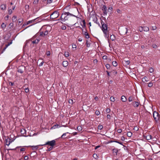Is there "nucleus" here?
Listing matches in <instances>:
<instances>
[{"label":"nucleus","instance_id":"obj_1","mask_svg":"<svg viewBox=\"0 0 160 160\" xmlns=\"http://www.w3.org/2000/svg\"><path fill=\"white\" fill-rule=\"evenodd\" d=\"M42 146L41 145H36V146H24L23 147H17L15 149H7V150H15L16 149H19V150H25L26 149H32V150H37L39 148V149H42V148H39V147H41Z\"/></svg>","mask_w":160,"mask_h":160},{"label":"nucleus","instance_id":"obj_2","mask_svg":"<svg viewBox=\"0 0 160 160\" xmlns=\"http://www.w3.org/2000/svg\"><path fill=\"white\" fill-rule=\"evenodd\" d=\"M55 140H53L51 141L47 142L45 145H48L50 146L47 150H52L54 146L56 145Z\"/></svg>","mask_w":160,"mask_h":160},{"label":"nucleus","instance_id":"obj_3","mask_svg":"<svg viewBox=\"0 0 160 160\" xmlns=\"http://www.w3.org/2000/svg\"><path fill=\"white\" fill-rule=\"evenodd\" d=\"M59 16L58 12L57 11H54L51 15L50 18L51 19H53L57 18Z\"/></svg>","mask_w":160,"mask_h":160},{"label":"nucleus","instance_id":"obj_4","mask_svg":"<svg viewBox=\"0 0 160 160\" xmlns=\"http://www.w3.org/2000/svg\"><path fill=\"white\" fill-rule=\"evenodd\" d=\"M102 32L104 34V37L108 39L109 37V30L107 29L102 31Z\"/></svg>","mask_w":160,"mask_h":160},{"label":"nucleus","instance_id":"obj_5","mask_svg":"<svg viewBox=\"0 0 160 160\" xmlns=\"http://www.w3.org/2000/svg\"><path fill=\"white\" fill-rule=\"evenodd\" d=\"M101 23L102 24V27L101 28L102 31L108 29V26L107 25V24H105L102 20H101Z\"/></svg>","mask_w":160,"mask_h":160},{"label":"nucleus","instance_id":"obj_6","mask_svg":"<svg viewBox=\"0 0 160 160\" xmlns=\"http://www.w3.org/2000/svg\"><path fill=\"white\" fill-rule=\"evenodd\" d=\"M25 69V67L24 66H21L18 68V72L21 73H22Z\"/></svg>","mask_w":160,"mask_h":160},{"label":"nucleus","instance_id":"obj_7","mask_svg":"<svg viewBox=\"0 0 160 160\" xmlns=\"http://www.w3.org/2000/svg\"><path fill=\"white\" fill-rule=\"evenodd\" d=\"M9 151H0L2 156H5L6 158L8 157L9 155L8 154Z\"/></svg>","mask_w":160,"mask_h":160},{"label":"nucleus","instance_id":"obj_8","mask_svg":"<svg viewBox=\"0 0 160 160\" xmlns=\"http://www.w3.org/2000/svg\"><path fill=\"white\" fill-rule=\"evenodd\" d=\"M37 18L35 19L28 21L27 22L26 24H29L31 23H36L38 22V21L37 20Z\"/></svg>","mask_w":160,"mask_h":160},{"label":"nucleus","instance_id":"obj_9","mask_svg":"<svg viewBox=\"0 0 160 160\" xmlns=\"http://www.w3.org/2000/svg\"><path fill=\"white\" fill-rule=\"evenodd\" d=\"M62 15H64V16H63V18L65 17V16L66 15H67V16L70 15L71 16L75 17L77 18H78L77 16H75L72 14H71L70 13H69V12H64V13H63Z\"/></svg>","mask_w":160,"mask_h":160},{"label":"nucleus","instance_id":"obj_10","mask_svg":"<svg viewBox=\"0 0 160 160\" xmlns=\"http://www.w3.org/2000/svg\"><path fill=\"white\" fill-rule=\"evenodd\" d=\"M158 113L156 112V111H154L153 112V118H154V119L156 121H157L158 120H157V117H158Z\"/></svg>","mask_w":160,"mask_h":160},{"label":"nucleus","instance_id":"obj_11","mask_svg":"<svg viewBox=\"0 0 160 160\" xmlns=\"http://www.w3.org/2000/svg\"><path fill=\"white\" fill-rule=\"evenodd\" d=\"M80 28L81 29H82V32H83V34L85 36L86 38L87 39H88L89 38V35L88 33L87 32H84L83 31V29H82L81 27H80Z\"/></svg>","mask_w":160,"mask_h":160},{"label":"nucleus","instance_id":"obj_12","mask_svg":"<svg viewBox=\"0 0 160 160\" xmlns=\"http://www.w3.org/2000/svg\"><path fill=\"white\" fill-rule=\"evenodd\" d=\"M102 10L103 11L104 15H106L107 13V8L106 6L103 5L102 7Z\"/></svg>","mask_w":160,"mask_h":160},{"label":"nucleus","instance_id":"obj_13","mask_svg":"<svg viewBox=\"0 0 160 160\" xmlns=\"http://www.w3.org/2000/svg\"><path fill=\"white\" fill-rule=\"evenodd\" d=\"M68 16L66 15L65 17L63 18L64 16L63 15H62L61 17V20L62 21H65L68 20Z\"/></svg>","mask_w":160,"mask_h":160},{"label":"nucleus","instance_id":"obj_14","mask_svg":"<svg viewBox=\"0 0 160 160\" xmlns=\"http://www.w3.org/2000/svg\"><path fill=\"white\" fill-rule=\"evenodd\" d=\"M141 28L142 29V30L146 32L148 31L149 30L148 27L146 26L141 27Z\"/></svg>","mask_w":160,"mask_h":160},{"label":"nucleus","instance_id":"obj_15","mask_svg":"<svg viewBox=\"0 0 160 160\" xmlns=\"http://www.w3.org/2000/svg\"><path fill=\"white\" fill-rule=\"evenodd\" d=\"M12 43V42H11L9 43H8V44H6L5 47H4L3 49L2 50L1 52V53H3V52L5 51L7 48Z\"/></svg>","mask_w":160,"mask_h":160},{"label":"nucleus","instance_id":"obj_16","mask_svg":"<svg viewBox=\"0 0 160 160\" xmlns=\"http://www.w3.org/2000/svg\"><path fill=\"white\" fill-rule=\"evenodd\" d=\"M68 62L67 61H63L62 62V65L64 67H66L68 66Z\"/></svg>","mask_w":160,"mask_h":160},{"label":"nucleus","instance_id":"obj_17","mask_svg":"<svg viewBox=\"0 0 160 160\" xmlns=\"http://www.w3.org/2000/svg\"><path fill=\"white\" fill-rule=\"evenodd\" d=\"M60 127H61V126L60 125H59L58 124H56L54 125L52 127V128L55 129H56L57 128H60Z\"/></svg>","mask_w":160,"mask_h":160},{"label":"nucleus","instance_id":"obj_18","mask_svg":"<svg viewBox=\"0 0 160 160\" xmlns=\"http://www.w3.org/2000/svg\"><path fill=\"white\" fill-rule=\"evenodd\" d=\"M40 39H37L35 40H33V41H32V43L33 44H38L39 42L40 41Z\"/></svg>","mask_w":160,"mask_h":160},{"label":"nucleus","instance_id":"obj_19","mask_svg":"<svg viewBox=\"0 0 160 160\" xmlns=\"http://www.w3.org/2000/svg\"><path fill=\"white\" fill-rule=\"evenodd\" d=\"M121 100L123 102H125L127 101V98L124 96H122L121 97Z\"/></svg>","mask_w":160,"mask_h":160},{"label":"nucleus","instance_id":"obj_20","mask_svg":"<svg viewBox=\"0 0 160 160\" xmlns=\"http://www.w3.org/2000/svg\"><path fill=\"white\" fill-rule=\"evenodd\" d=\"M6 5L5 4H2L0 6V8L2 10H4L6 9Z\"/></svg>","mask_w":160,"mask_h":160},{"label":"nucleus","instance_id":"obj_21","mask_svg":"<svg viewBox=\"0 0 160 160\" xmlns=\"http://www.w3.org/2000/svg\"><path fill=\"white\" fill-rule=\"evenodd\" d=\"M5 142L6 144L8 146L9 145L11 142H10V139L9 138L6 139L5 140Z\"/></svg>","mask_w":160,"mask_h":160},{"label":"nucleus","instance_id":"obj_22","mask_svg":"<svg viewBox=\"0 0 160 160\" xmlns=\"http://www.w3.org/2000/svg\"><path fill=\"white\" fill-rule=\"evenodd\" d=\"M140 103L138 102H134L133 106L134 107H138L139 106Z\"/></svg>","mask_w":160,"mask_h":160},{"label":"nucleus","instance_id":"obj_23","mask_svg":"<svg viewBox=\"0 0 160 160\" xmlns=\"http://www.w3.org/2000/svg\"><path fill=\"white\" fill-rule=\"evenodd\" d=\"M20 132L21 134L23 135V136H24V134L26 133V130L24 129H21Z\"/></svg>","mask_w":160,"mask_h":160},{"label":"nucleus","instance_id":"obj_24","mask_svg":"<svg viewBox=\"0 0 160 160\" xmlns=\"http://www.w3.org/2000/svg\"><path fill=\"white\" fill-rule=\"evenodd\" d=\"M68 133H69L68 132H66V133H63L61 137L60 138H63V139H65V138H66L67 137H66V134H67Z\"/></svg>","mask_w":160,"mask_h":160},{"label":"nucleus","instance_id":"obj_25","mask_svg":"<svg viewBox=\"0 0 160 160\" xmlns=\"http://www.w3.org/2000/svg\"><path fill=\"white\" fill-rule=\"evenodd\" d=\"M93 18V21L95 23H97V18L96 17L94 16L92 17Z\"/></svg>","mask_w":160,"mask_h":160},{"label":"nucleus","instance_id":"obj_26","mask_svg":"<svg viewBox=\"0 0 160 160\" xmlns=\"http://www.w3.org/2000/svg\"><path fill=\"white\" fill-rule=\"evenodd\" d=\"M110 39L112 41H114L116 39L115 36L113 34L111 35Z\"/></svg>","mask_w":160,"mask_h":160},{"label":"nucleus","instance_id":"obj_27","mask_svg":"<svg viewBox=\"0 0 160 160\" xmlns=\"http://www.w3.org/2000/svg\"><path fill=\"white\" fill-rule=\"evenodd\" d=\"M147 77L146 76H145L142 78V81L144 82H148V80H147Z\"/></svg>","mask_w":160,"mask_h":160},{"label":"nucleus","instance_id":"obj_28","mask_svg":"<svg viewBox=\"0 0 160 160\" xmlns=\"http://www.w3.org/2000/svg\"><path fill=\"white\" fill-rule=\"evenodd\" d=\"M152 138V136L151 135H148L146 136V138L147 140H150Z\"/></svg>","mask_w":160,"mask_h":160},{"label":"nucleus","instance_id":"obj_29","mask_svg":"<svg viewBox=\"0 0 160 160\" xmlns=\"http://www.w3.org/2000/svg\"><path fill=\"white\" fill-rule=\"evenodd\" d=\"M6 27V24L4 23H2V24L1 25V28L4 30V28H5V27Z\"/></svg>","mask_w":160,"mask_h":160},{"label":"nucleus","instance_id":"obj_30","mask_svg":"<svg viewBox=\"0 0 160 160\" xmlns=\"http://www.w3.org/2000/svg\"><path fill=\"white\" fill-rule=\"evenodd\" d=\"M132 135V133L130 132H128L127 133V135L128 137H130Z\"/></svg>","mask_w":160,"mask_h":160},{"label":"nucleus","instance_id":"obj_31","mask_svg":"<svg viewBox=\"0 0 160 160\" xmlns=\"http://www.w3.org/2000/svg\"><path fill=\"white\" fill-rule=\"evenodd\" d=\"M112 64L114 66L116 67L118 65V63L116 61H113L112 62Z\"/></svg>","mask_w":160,"mask_h":160},{"label":"nucleus","instance_id":"obj_32","mask_svg":"<svg viewBox=\"0 0 160 160\" xmlns=\"http://www.w3.org/2000/svg\"><path fill=\"white\" fill-rule=\"evenodd\" d=\"M133 100V97L132 96H130L128 98V101L129 102L132 101Z\"/></svg>","mask_w":160,"mask_h":160},{"label":"nucleus","instance_id":"obj_33","mask_svg":"<svg viewBox=\"0 0 160 160\" xmlns=\"http://www.w3.org/2000/svg\"><path fill=\"white\" fill-rule=\"evenodd\" d=\"M64 55L65 57H68L69 56V53L68 52H65L64 53Z\"/></svg>","mask_w":160,"mask_h":160},{"label":"nucleus","instance_id":"obj_34","mask_svg":"<svg viewBox=\"0 0 160 160\" xmlns=\"http://www.w3.org/2000/svg\"><path fill=\"white\" fill-rule=\"evenodd\" d=\"M112 9V8L111 7H109L108 8V12H111Z\"/></svg>","mask_w":160,"mask_h":160},{"label":"nucleus","instance_id":"obj_35","mask_svg":"<svg viewBox=\"0 0 160 160\" xmlns=\"http://www.w3.org/2000/svg\"><path fill=\"white\" fill-rule=\"evenodd\" d=\"M29 8V6L28 5H26L25 6V10L27 11Z\"/></svg>","mask_w":160,"mask_h":160},{"label":"nucleus","instance_id":"obj_36","mask_svg":"<svg viewBox=\"0 0 160 160\" xmlns=\"http://www.w3.org/2000/svg\"><path fill=\"white\" fill-rule=\"evenodd\" d=\"M83 25H82V27L84 28V27H86V22L85 20H83L82 21Z\"/></svg>","mask_w":160,"mask_h":160},{"label":"nucleus","instance_id":"obj_37","mask_svg":"<svg viewBox=\"0 0 160 160\" xmlns=\"http://www.w3.org/2000/svg\"><path fill=\"white\" fill-rule=\"evenodd\" d=\"M130 63V61H124V64L126 65H128Z\"/></svg>","mask_w":160,"mask_h":160},{"label":"nucleus","instance_id":"obj_38","mask_svg":"<svg viewBox=\"0 0 160 160\" xmlns=\"http://www.w3.org/2000/svg\"><path fill=\"white\" fill-rule=\"evenodd\" d=\"M123 30L125 31V34H127L128 32V30L127 28H123Z\"/></svg>","mask_w":160,"mask_h":160},{"label":"nucleus","instance_id":"obj_39","mask_svg":"<svg viewBox=\"0 0 160 160\" xmlns=\"http://www.w3.org/2000/svg\"><path fill=\"white\" fill-rule=\"evenodd\" d=\"M13 25V24L12 23V22L10 23L9 25V28H10V29L12 28Z\"/></svg>","mask_w":160,"mask_h":160},{"label":"nucleus","instance_id":"obj_40","mask_svg":"<svg viewBox=\"0 0 160 160\" xmlns=\"http://www.w3.org/2000/svg\"><path fill=\"white\" fill-rule=\"evenodd\" d=\"M110 100L111 102H113L115 101V99L113 97H111L110 98Z\"/></svg>","mask_w":160,"mask_h":160},{"label":"nucleus","instance_id":"obj_41","mask_svg":"<svg viewBox=\"0 0 160 160\" xmlns=\"http://www.w3.org/2000/svg\"><path fill=\"white\" fill-rule=\"evenodd\" d=\"M93 157L95 159H97L98 158V156L96 154L94 153L93 155Z\"/></svg>","mask_w":160,"mask_h":160},{"label":"nucleus","instance_id":"obj_42","mask_svg":"<svg viewBox=\"0 0 160 160\" xmlns=\"http://www.w3.org/2000/svg\"><path fill=\"white\" fill-rule=\"evenodd\" d=\"M16 18H17V17L16 16H14L12 18V21L13 22L15 21L16 20Z\"/></svg>","mask_w":160,"mask_h":160},{"label":"nucleus","instance_id":"obj_43","mask_svg":"<svg viewBox=\"0 0 160 160\" xmlns=\"http://www.w3.org/2000/svg\"><path fill=\"white\" fill-rule=\"evenodd\" d=\"M68 102L69 103L72 104V103H73V100L72 99H69L68 101Z\"/></svg>","mask_w":160,"mask_h":160},{"label":"nucleus","instance_id":"obj_44","mask_svg":"<svg viewBox=\"0 0 160 160\" xmlns=\"http://www.w3.org/2000/svg\"><path fill=\"white\" fill-rule=\"evenodd\" d=\"M86 45L88 47H89L90 46V43H89L87 40L86 41Z\"/></svg>","mask_w":160,"mask_h":160},{"label":"nucleus","instance_id":"obj_45","mask_svg":"<svg viewBox=\"0 0 160 160\" xmlns=\"http://www.w3.org/2000/svg\"><path fill=\"white\" fill-rule=\"evenodd\" d=\"M103 128L102 126L101 125H99L98 126V129L100 130H101Z\"/></svg>","mask_w":160,"mask_h":160},{"label":"nucleus","instance_id":"obj_46","mask_svg":"<svg viewBox=\"0 0 160 160\" xmlns=\"http://www.w3.org/2000/svg\"><path fill=\"white\" fill-rule=\"evenodd\" d=\"M8 12L9 14L10 15L12 13V11L11 9H8Z\"/></svg>","mask_w":160,"mask_h":160},{"label":"nucleus","instance_id":"obj_47","mask_svg":"<svg viewBox=\"0 0 160 160\" xmlns=\"http://www.w3.org/2000/svg\"><path fill=\"white\" fill-rule=\"evenodd\" d=\"M46 54L47 56H49L50 55V52L49 51H47L46 52Z\"/></svg>","mask_w":160,"mask_h":160},{"label":"nucleus","instance_id":"obj_48","mask_svg":"<svg viewBox=\"0 0 160 160\" xmlns=\"http://www.w3.org/2000/svg\"><path fill=\"white\" fill-rule=\"evenodd\" d=\"M152 86V83L150 82L149 83H148V86L149 87H151Z\"/></svg>","mask_w":160,"mask_h":160},{"label":"nucleus","instance_id":"obj_49","mask_svg":"<svg viewBox=\"0 0 160 160\" xmlns=\"http://www.w3.org/2000/svg\"><path fill=\"white\" fill-rule=\"evenodd\" d=\"M106 67L107 69H109L110 67V65L109 64L106 65Z\"/></svg>","mask_w":160,"mask_h":160},{"label":"nucleus","instance_id":"obj_50","mask_svg":"<svg viewBox=\"0 0 160 160\" xmlns=\"http://www.w3.org/2000/svg\"><path fill=\"white\" fill-rule=\"evenodd\" d=\"M153 68H150V69H149V72L150 73H152L153 72Z\"/></svg>","mask_w":160,"mask_h":160},{"label":"nucleus","instance_id":"obj_51","mask_svg":"<svg viewBox=\"0 0 160 160\" xmlns=\"http://www.w3.org/2000/svg\"><path fill=\"white\" fill-rule=\"evenodd\" d=\"M95 114L97 115H98L100 114V112L98 110H96L95 112Z\"/></svg>","mask_w":160,"mask_h":160},{"label":"nucleus","instance_id":"obj_52","mask_svg":"<svg viewBox=\"0 0 160 160\" xmlns=\"http://www.w3.org/2000/svg\"><path fill=\"white\" fill-rule=\"evenodd\" d=\"M61 29L62 30H65L66 29V27L65 26L62 25L61 27Z\"/></svg>","mask_w":160,"mask_h":160},{"label":"nucleus","instance_id":"obj_53","mask_svg":"<svg viewBox=\"0 0 160 160\" xmlns=\"http://www.w3.org/2000/svg\"><path fill=\"white\" fill-rule=\"evenodd\" d=\"M38 2V0H34L33 2V4H37Z\"/></svg>","mask_w":160,"mask_h":160},{"label":"nucleus","instance_id":"obj_54","mask_svg":"<svg viewBox=\"0 0 160 160\" xmlns=\"http://www.w3.org/2000/svg\"><path fill=\"white\" fill-rule=\"evenodd\" d=\"M52 2V0H48L47 2L48 4L51 3Z\"/></svg>","mask_w":160,"mask_h":160},{"label":"nucleus","instance_id":"obj_55","mask_svg":"<svg viewBox=\"0 0 160 160\" xmlns=\"http://www.w3.org/2000/svg\"><path fill=\"white\" fill-rule=\"evenodd\" d=\"M151 29L152 30H155L157 29V27L155 26H152Z\"/></svg>","mask_w":160,"mask_h":160},{"label":"nucleus","instance_id":"obj_56","mask_svg":"<svg viewBox=\"0 0 160 160\" xmlns=\"http://www.w3.org/2000/svg\"><path fill=\"white\" fill-rule=\"evenodd\" d=\"M110 111V109L109 108H108L106 109V112L107 113H109Z\"/></svg>","mask_w":160,"mask_h":160},{"label":"nucleus","instance_id":"obj_57","mask_svg":"<svg viewBox=\"0 0 160 160\" xmlns=\"http://www.w3.org/2000/svg\"><path fill=\"white\" fill-rule=\"evenodd\" d=\"M48 32L46 30L43 33H44V36H46L48 34Z\"/></svg>","mask_w":160,"mask_h":160},{"label":"nucleus","instance_id":"obj_58","mask_svg":"<svg viewBox=\"0 0 160 160\" xmlns=\"http://www.w3.org/2000/svg\"><path fill=\"white\" fill-rule=\"evenodd\" d=\"M152 47L153 48H157V46L156 44H153L152 45Z\"/></svg>","mask_w":160,"mask_h":160},{"label":"nucleus","instance_id":"obj_59","mask_svg":"<svg viewBox=\"0 0 160 160\" xmlns=\"http://www.w3.org/2000/svg\"><path fill=\"white\" fill-rule=\"evenodd\" d=\"M29 89L28 88H26L25 89V91L26 93H28L29 92Z\"/></svg>","mask_w":160,"mask_h":160},{"label":"nucleus","instance_id":"obj_60","mask_svg":"<svg viewBox=\"0 0 160 160\" xmlns=\"http://www.w3.org/2000/svg\"><path fill=\"white\" fill-rule=\"evenodd\" d=\"M152 41H148V42H147V44H148V45H150L152 43Z\"/></svg>","mask_w":160,"mask_h":160},{"label":"nucleus","instance_id":"obj_61","mask_svg":"<svg viewBox=\"0 0 160 160\" xmlns=\"http://www.w3.org/2000/svg\"><path fill=\"white\" fill-rule=\"evenodd\" d=\"M22 21V20L21 19H19L18 20V22L19 23H20Z\"/></svg>","mask_w":160,"mask_h":160},{"label":"nucleus","instance_id":"obj_62","mask_svg":"<svg viewBox=\"0 0 160 160\" xmlns=\"http://www.w3.org/2000/svg\"><path fill=\"white\" fill-rule=\"evenodd\" d=\"M122 132V130L121 129H118L117 130V132L118 133H121Z\"/></svg>","mask_w":160,"mask_h":160},{"label":"nucleus","instance_id":"obj_63","mask_svg":"<svg viewBox=\"0 0 160 160\" xmlns=\"http://www.w3.org/2000/svg\"><path fill=\"white\" fill-rule=\"evenodd\" d=\"M44 63V62L43 61H42V62H41L40 64H39V67H41V66H42L43 64Z\"/></svg>","mask_w":160,"mask_h":160},{"label":"nucleus","instance_id":"obj_64","mask_svg":"<svg viewBox=\"0 0 160 160\" xmlns=\"http://www.w3.org/2000/svg\"><path fill=\"white\" fill-rule=\"evenodd\" d=\"M28 159V156H25L24 157V159L25 160H27Z\"/></svg>","mask_w":160,"mask_h":160}]
</instances>
